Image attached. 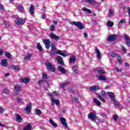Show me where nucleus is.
I'll return each instance as SVG.
<instances>
[{
  "label": "nucleus",
  "instance_id": "26",
  "mask_svg": "<svg viewBox=\"0 0 130 130\" xmlns=\"http://www.w3.org/2000/svg\"><path fill=\"white\" fill-rule=\"evenodd\" d=\"M49 122L53 127H57V124H56L55 122H54V121L52 120V119H49Z\"/></svg>",
  "mask_w": 130,
  "mask_h": 130
},
{
  "label": "nucleus",
  "instance_id": "31",
  "mask_svg": "<svg viewBox=\"0 0 130 130\" xmlns=\"http://www.w3.org/2000/svg\"><path fill=\"white\" fill-rule=\"evenodd\" d=\"M93 102L97 105V106H100V105H101V102L98 101V99H94Z\"/></svg>",
  "mask_w": 130,
  "mask_h": 130
},
{
  "label": "nucleus",
  "instance_id": "25",
  "mask_svg": "<svg viewBox=\"0 0 130 130\" xmlns=\"http://www.w3.org/2000/svg\"><path fill=\"white\" fill-rule=\"evenodd\" d=\"M76 56L72 55L70 58V61L71 63H75L76 62Z\"/></svg>",
  "mask_w": 130,
  "mask_h": 130
},
{
  "label": "nucleus",
  "instance_id": "5",
  "mask_svg": "<svg viewBox=\"0 0 130 130\" xmlns=\"http://www.w3.org/2000/svg\"><path fill=\"white\" fill-rule=\"evenodd\" d=\"M43 42L45 45L46 48H47V49H49V48H50V40L44 39L43 40Z\"/></svg>",
  "mask_w": 130,
  "mask_h": 130
},
{
  "label": "nucleus",
  "instance_id": "11",
  "mask_svg": "<svg viewBox=\"0 0 130 130\" xmlns=\"http://www.w3.org/2000/svg\"><path fill=\"white\" fill-rule=\"evenodd\" d=\"M38 84L40 86H42V87H45L46 85H48V82L45 80H40L38 82Z\"/></svg>",
  "mask_w": 130,
  "mask_h": 130
},
{
  "label": "nucleus",
  "instance_id": "54",
  "mask_svg": "<svg viewBox=\"0 0 130 130\" xmlns=\"http://www.w3.org/2000/svg\"><path fill=\"white\" fill-rule=\"evenodd\" d=\"M111 56H112V57H115L116 56H117V54L113 52L111 54Z\"/></svg>",
  "mask_w": 130,
  "mask_h": 130
},
{
  "label": "nucleus",
  "instance_id": "15",
  "mask_svg": "<svg viewBox=\"0 0 130 130\" xmlns=\"http://www.w3.org/2000/svg\"><path fill=\"white\" fill-rule=\"evenodd\" d=\"M16 7L19 12H20V13L24 12V7H23V6H22V5L17 4Z\"/></svg>",
  "mask_w": 130,
  "mask_h": 130
},
{
  "label": "nucleus",
  "instance_id": "32",
  "mask_svg": "<svg viewBox=\"0 0 130 130\" xmlns=\"http://www.w3.org/2000/svg\"><path fill=\"white\" fill-rule=\"evenodd\" d=\"M31 57H32V54H27V55L24 57V59H25V60H30Z\"/></svg>",
  "mask_w": 130,
  "mask_h": 130
},
{
  "label": "nucleus",
  "instance_id": "2",
  "mask_svg": "<svg viewBox=\"0 0 130 130\" xmlns=\"http://www.w3.org/2000/svg\"><path fill=\"white\" fill-rule=\"evenodd\" d=\"M69 23L71 24V25H74V26H76V27H77L79 30H83V29H84V25H83V23H82V22L80 21H70Z\"/></svg>",
  "mask_w": 130,
  "mask_h": 130
},
{
  "label": "nucleus",
  "instance_id": "9",
  "mask_svg": "<svg viewBox=\"0 0 130 130\" xmlns=\"http://www.w3.org/2000/svg\"><path fill=\"white\" fill-rule=\"evenodd\" d=\"M15 22L17 25H23L25 23V20L21 18H17L15 20Z\"/></svg>",
  "mask_w": 130,
  "mask_h": 130
},
{
  "label": "nucleus",
  "instance_id": "37",
  "mask_svg": "<svg viewBox=\"0 0 130 130\" xmlns=\"http://www.w3.org/2000/svg\"><path fill=\"white\" fill-rule=\"evenodd\" d=\"M82 10L84 11V12H87V13H88V14H91V13H92V11H91V10L90 9H88L86 7H84L83 9H82Z\"/></svg>",
  "mask_w": 130,
  "mask_h": 130
},
{
  "label": "nucleus",
  "instance_id": "50",
  "mask_svg": "<svg viewBox=\"0 0 130 130\" xmlns=\"http://www.w3.org/2000/svg\"><path fill=\"white\" fill-rule=\"evenodd\" d=\"M101 94L102 96H103V97H106V92H105V91L102 90L101 92Z\"/></svg>",
  "mask_w": 130,
  "mask_h": 130
},
{
  "label": "nucleus",
  "instance_id": "38",
  "mask_svg": "<svg viewBox=\"0 0 130 130\" xmlns=\"http://www.w3.org/2000/svg\"><path fill=\"white\" fill-rule=\"evenodd\" d=\"M37 47L40 52H42V50H43L42 47H41V45L40 44V43H38Z\"/></svg>",
  "mask_w": 130,
  "mask_h": 130
},
{
  "label": "nucleus",
  "instance_id": "35",
  "mask_svg": "<svg viewBox=\"0 0 130 130\" xmlns=\"http://www.w3.org/2000/svg\"><path fill=\"white\" fill-rule=\"evenodd\" d=\"M68 85H70V82H64V83H61L60 84V87H61V88H64V87H67Z\"/></svg>",
  "mask_w": 130,
  "mask_h": 130
},
{
  "label": "nucleus",
  "instance_id": "4",
  "mask_svg": "<svg viewBox=\"0 0 130 130\" xmlns=\"http://www.w3.org/2000/svg\"><path fill=\"white\" fill-rule=\"evenodd\" d=\"M56 59L59 64H61V66H63L64 67V62H63V59L60 56H58L56 57Z\"/></svg>",
  "mask_w": 130,
  "mask_h": 130
},
{
  "label": "nucleus",
  "instance_id": "24",
  "mask_svg": "<svg viewBox=\"0 0 130 130\" xmlns=\"http://www.w3.org/2000/svg\"><path fill=\"white\" fill-rule=\"evenodd\" d=\"M14 90L16 92H20V91H22V87L19 85H16L14 86Z\"/></svg>",
  "mask_w": 130,
  "mask_h": 130
},
{
  "label": "nucleus",
  "instance_id": "28",
  "mask_svg": "<svg viewBox=\"0 0 130 130\" xmlns=\"http://www.w3.org/2000/svg\"><path fill=\"white\" fill-rule=\"evenodd\" d=\"M11 69H12V70H15V71H20V70H21V68L17 65H12L11 66Z\"/></svg>",
  "mask_w": 130,
  "mask_h": 130
},
{
  "label": "nucleus",
  "instance_id": "8",
  "mask_svg": "<svg viewBox=\"0 0 130 130\" xmlns=\"http://www.w3.org/2000/svg\"><path fill=\"white\" fill-rule=\"evenodd\" d=\"M60 120L62 125H63L66 128H68V123H67V120L66 118L61 117L60 118Z\"/></svg>",
  "mask_w": 130,
  "mask_h": 130
},
{
  "label": "nucleus",
  "instance_id": "23",
  "mask_svg": "<svg viewBox=\"0 0 130 130\" xmlns=\"http://www.w3.org/2000/svg\"><path fill=\"white\" fill-rule=\"evenodd\" d=\"M96 77L100 80V81H106L105 76H102V75H96Z\"/></svg>",
  "mask_w": 130,
  "mask_h": 130
},
{
  "label": "nucleus",
  "instance_id": "21",
  "mask_svg": "<svg viewBox=\"0 0 130 130\" xmlns=\"http://www.w3.org/2000/svg\"><path fill=\"white\" fill-rule=\"evenodd\" d=\"M55 52L57 54L62 55V56H64V57L68 56V54L64 53L63 52H62V51H61V50L56 51Z\"/></svg>",
  "mask_w": 130,
  "mask_h": 130
},
{
  "label": "nucleus",
  "instance_id": "33",
  "mask_svg": "<svg viewBox=\"0 0 130 130\" xmlns=\"http://www.w3.org/2000/svg\"><path fill=\"white\" fill-rule=\"evenodd\" d=\"M114 25V23H113V22L110 20H109L107 22V26H108V27H112Z\"/></svg>",
  "mask_w": 130,
  "mask_h": 130
},
{
  "label": "nucleus",
  "instance_id": "29",
  "mask_svg": "<svg viewBox=\"0 0 130 130\" xmlns=\"http://www.w3.org/2000/svg\"><path fill=\"white\" fill-rule=\"evenodd\" d=\"M125 22H126V20H125V19H123V18L121 19L118 23V27L120 28V26H121V24H124Z\"/></svg>",
  "mask_w": 130,
  "mask_h": 130
},
{
  "label": "nucleus",
  "instance_id": "13",
  "mask_svg": "<svg viewBox=\"0 0 130 130\" xmlns=\"http://www.w3.org/2000/svg\"><path fill=\"white\" fill-rule=\"evenodd\" d=\"M51 100L52 105H54V104H56V105H59V100H56L54 99V98H52Z\"/></svg>",
  "mask_w": 130,
  "mask_h": 130
},
{
  "label": "nucleus",
  "instance_id": "16",
  "mask_svg": "<svg viewBox=\"0 0 130 130\" xmlns=\"http://www.w3.org/2000/svg\"><path fill=\"white\" fill-rule=\"evenodd\" d=\"M95 53H96V57L98 59H100L101 58V52L98 48H95Z\"/></svg>",
  "mask_w": 130,
  "mask_h": 130
},
{
  "label": "nucleus",
  "instance_id": "44",
  "mask_svg": "<svg viewBox=\"0 0 130 130\" xmlns=\"http://www.w3.org/2000/svg\"><path fill=\"white\" fill-rule=\"evenodd\" d=\"M113 101L114 102V104L115 105V106L117 107H120V104L118 102L115 101V100Z\"/></svg>",
  "mask_w": 130,
  "mask_h": 130
},
{
  "label": "nucleus",
  "instance_id": "48",
  "mask_svg": "<svg viewBox=\"0 0 130 130\" xmlns=\"http://www.w3.org/2000/svg\"><path fill=\"white\" fill-rule=\"evenodd\" d=\"M127 12H128V16H129V21H128V24H129L130 25V8L129 7H128L127 8Z\"/></svg>",
  "mask_w": 130,
  "mask_h": 130
},
{
  "label": "nucleus",
  "instance_id": "52",
  "mask_svg": "<svg viewBox=\"0 0 130 130\" xmlns=\"http://www.w3.org/2000/svg\"><path fill=\"white\" fill-rule=\"evenodd\" d=\"M122 47V51H123V53H126V49L123 47V46H121Z\"/></svg>",
  "mask_w": 130,
  "mask_h": 130
},
{
  "label": "nucleus",
  "instance_id": "53",
  "mask_svg": "<svg viewBox=\"0 0 130 130\" xmlns=\"http://www.w3.org/2000/svg\"><path fill=\"white\" fill-rule=\"evenodd\" d=\"M115 69L116 70V71L118 72V73H121L122 69H120L117 67H115Z\"/></svg>",
  "mask_w": 130,
  "mask_h": 130
},
{
  "label": "nucleus",
  "instance_id": "1",
  "mask_svg": "<svg viewBox=\"0 0 130 130\" xmlns=\"http://www.w3.org/2000/svg\"><path fill=\"white\" fill-rule=\"evenodd\" d=\"M45 66L47 69L49 71V72H52V73H54L56 71V69L54 66H53L50 62H46L45 63Z\"/></svg>",
  "mask_w": 130,
  "mask_h": 130
},
{
  "label": "nucleus",
  "instance_id": "62",
  "mask_svg": "<svg viewBox=\"0 0 130 130\" xmlns=\"http://www.w3.org/2000/svg\"><path fill=\"white\" fill-rule=\"evenodd\" d=\"M3 53H4V51H3V50H0V55H3Z\"/></svg>",
  "mask_w": 130,
  "mask_h": 130
},
{
  "label": "nucleus",
  "instance_id": "60",
  "mask_svg": "<svg viewBox=\"0 0 130 130\" xmlns=\"http://www.w3.org/2000/svg\"><path fill=\"white\" fill-rule=\"evenodd\" d=\"M4 108L0 107V113H4Z\"/></svg>",
  "mask_w": 130,
  "mask_h": 130
},
{
  "label": "nucleus",
  "instance_id": "59",
  "mask_svg": "<svg viewBox=\"0 0 130 130\" xmlns=\"http://www.w3.org/2000/svg\"><path fill=\"white\" fill-rule=\"evenodd\" d=\"M113 118L114 119V120H117L118 117L117 115H114L113 116Z\"/></svg>",
  "mask_w": 130,
  "mask_h": 130
},
{
  "label": "nucleus",
  "instance_id": "14",
  "mask_svg": "<svg viewBox=\"0 0 130 130\" xmlns=\"http://www.w3.org/2000/svg\"><path fill=\"white\" fill-rule=\"evenodd\" d=\"M108 95L110 98L111 100H112V101H114V100H115V96L113 92H108Z\"/></svg>",
  "mask_w": 130,
  "mask_h": 130
},
{
  "label": "nucleus",
  "instance_id": "30",
  "mask_svg": "<svg viewBox=\"0 0 130 130\" xmlns=\"http://www.w3.org/2000/svg\"><path fill=\"white\" fill-rule=\"evenodd\" d=\"M16 121H17V122H21L22 121V117H21V116L19 114H17L16 115Z\"/></svg>",
  "mask_w": 130,
  "mask_h": 130
},
{
  "label": "nucleus",
  "instance_id": "51",
  "mask_svg": "<svg viewBox=\"0 0 130 130\" xmlns=\"http://www.w3.org/2000/svg\"><path fill=\"white\" fill-rule=\"evenodd\" d=\"M77 69H78V67L74 66L72 67V70L73 72H77Z\"/></svg>",
  "mask_w": 130,
  "mask_h": 130
},
{
  "label": "nucleus",
  "instance_id": "34",
  "mask_svg": "<svg viewBox=\"0 0 130 130\" xmlns=\"http://www.w3.org/2000/svg\"><path fill=\"white\" fill-rule=\"evenodd\" d=\"M31 129H32V125H31V124H28L23 128V130H31Z\"/></svg>",
  "mask_w": 130,
  "mask_h": 130
},
{
  "label": "nucleus",
  "instance_id": "57",
  "mask_svg": "<svg viewBox=\"0 0 130 130\" xmlns=\"http://www.w3.org/2000/svg\"><path fill=\"white\" fill-rule=\"evenodd\" d=\"M56 47L55 46H54V45H51V51H52V50H55L56 49Z\"/></svg>",
  "mask_w": 130,
  "mask_h": 130
},
{
  "label": "nucleus",
  "instance_id": "56",
  "mask_svg": "<svg viewBox=\"0 0 130 130\" xmlns=\"http://www.w3.org/2000/svg\"><path fill=\"white\" fill-rule=\"evenodd\" d=\"M73 101H75V102H77V103H79V99L76 98H73Z\"/></svg>",
  "mask_w": 130,
  "mask_h": 130
},
{
  "label": "nucleus",
  "instance_id": "22",
  "mask_svg": "<svg viewBox=\"0 0 130 130\" xmlns=\"http://www.w3.org/2000/svg\"><path fill=\"white\" fill-rule=\"evenodd\" d=\"M48 95V96H50V97H51L52 98H53V97L58 96V93H56V92L55 91H54L52 93H50Z\"/></svg>",
  "mask_w": 130,
  "mask_h": 130
},
{
  "label": "nucleus",
  "instance_id": "64",
  "mask_svg": "<svg viewBox=\"0 0 130 130\" xmlns=\"http://www.w3.org/2000/svg\"><path fill=\"white\" fill-rule=\"evenodd\" d=\"M125 67H129V64L127 63V62L125 63Z\"/></svg>",
  "mask_w": 130,
  "mask_h": 130
},
{
  "label": "nucleus",
  "instance_id": "49",
  "mask_svg": "<svg viewBox=\"0 0 130 130\" xmlns=\"http://www.w3.org/2000/svg\"><path fill=\"white\" fill-rule=\"evenodd\" d=\"M48 77H47V74L46 73H43V79L44 80H47V79L48 78Z\"/></svg>",
  "mask_w": 130,
  "mask_h": 130
},
{
  "label": "nucleus",
  "instance_id": "43",
  "mask_svg": "<svg viewBox=\"0 0 130 130\" xmlns=\"http://www.w3.org/2000/svg\"><path fill=\"white\" fill-rule=\"evenodd\" d=\"M96 119H97L99 122H101V123H103V122L105 121V120L104 119H102L99 117H96Z\"/></svg>",
  "mask_w": 130,
  "mask_h": 130
},
{
  "label": "nucleus",
  "instance_id": "39",
  "mask_svg": "<svg viewBox=\"0 0 130 130\" xmlns=\"http://www.w3.org/2000/svg\"><path fill=\"white\" fill-rule=\"evenodd\" d=\"M29 13L31 15H33L34 14V7L33 6H31L29 9Z\"/></svg>",
  "mask_w": 130,
  "mask_h": 130
},
{
  "label": "nucleus",
  "instance_id": "40",
  "mask_svg": "<svg viewBox=\"0 0 130 130\" xmlns=\"http://www.w3.org/2000/svg\"><path fill=\"white\" fill-rule=\"evenodd\" d=\"M85 2L86 3H88V4H91L92 5H94L96 3L95 0H85Z\"/></svg>",
  "mask_w": 130,
  "mask_h": 130
},
{
  "label": "nucleus",
  "instance_id": "47",
  "mask_svg": "<svg viewBox=\"0 0 130 130\" xmlns=\"http://www.w3.org/2000/svg\"><path fill=\"white\" fill-rule=\"evenodd\" d=\"M36 113H37V115H41V114H42V112L41 111V110H40L39 109H37Z\"/></svg>",
  "mask_w": 130,
  "mask_h": 130
},
{
  "label": "nucleus",
  "instance_id": "45",
  "mask_svg": "<svg viewBox=\"0 0 130 130\" xmlns=\"http://www.w3.org/2000/svg\"><path fill=\"white\" fill-rule=\"evenodd\" d=\"M98 98H99L100 100L102 101V102H104V103H105V100H104L101 95H98Z\"/></svg>",
  "mask_w": 130,
  "mask_h": 130
},
{
  "label": "nucleus",
  "instance_id": "12",
  "mask_svg": "<svg viewBox=\"0 0 130 130\" xmlns=\"http://www.w3.org/2000/svg\"><path fill=\"white\" fill-rule=\"evenodd\" d=\"M31 108H32V104H31V103H29L26 106V107L25 108V111H26V112L30 113H31Z\"/></svg>",
  "mask_w": 130,
  "mask_h": 130
},
{
  "label": "nucleus",
  "instance_id": "10",
  "mask_svg": "<svg viewBox=\"0 0 130 130\" xmlns=\"http://www.w3.org/2000/svg\"><path fill=\"white\" fill-rule=\"evenodd\" d=\"M1 66L2 67H5L7 68L8 67V60L6 59H3L1 60V62L0 63Z\"/></svg>",
  "mask_w": 130,
  "mask_h": 130
},
{
  "label": "nucleus",
  "instance_id": "42",
  "mask_svg": "<svg viewBox=\"0 0 130 130\" xmlns=\"http://www.w3.org/2000/svg\"><path fill=\"white\" fill-rule=\"evenodd\" d=\"M117 61L119 63V64H121L122 63V60H121V57L120 56H118L117 57Z\"/></svg>",
  "mask_w": 130,
  "mask_h": 130
},
{
  "label": "nucleus",
  "instance_id": "20",
  "mask_svg": "<svg viewBox=\"0 0 130 130\" xmlns=\"http://www.w3.org/2000/svg\"><path fill=\"white\" fill-rule=\"evenodd\" d=\"M114 12V10L112 8H110L109 9L108 16L109 18H111V17H112L113 15H114V14L113 13Z\"/></svg>",
  "mask_w": 130,
  "mask_h": 130
},
{
  "label": "nucleus",
  "instance_id": "58",
  "mask_svg": "<svg viewBox=\"0 0 130 130\" xmlns=\"http://www.w3.org/2000/svg\"><path fill=\"white\" fill-rule=\"evenodd\" d=\"M17 100H18L19 103H23V100H22L21 99L18 98Z\"/></svg>",
  "mask_w": 130,
  "mask_h": 130
},
{
  "label": "nucleus",
  "instance_id": "27",
  "mask_svg": "<svg viewBox=\"0 0 130 130\" xmlns=\"http://www.w3.org/2000/svg\"><path fill=\"white\" fill-rule=\"evenodd\" d=\"M21 82L22 83H25V84H27L29 82H30V79L28 78H22L21 79Z\"/></svg>",
  "mask_w": 130,
  "mask_h": 130
},
{
  "label": "nucleus",
  "instance_id": "18",
  "mask_svg": "<svg viewBox=\"0 0 130 130\" xmlns=\"http://www.w3.org/2000/svg\"><path fill=\"white\" fill-rule=\"evenodd\" d=\"M58 70L62 74H66V73H67V71L66 70V69H64V68H63V67H62L60 66H58Z\"/></svg>",
  "mask_w": 130,
  "mask_h": 130
},
{
  "label": "nucleus",
  "instance_id": "19",
  "mask_svg": "<svg viewBox=\"0 0 130 130\" xmlns=\"http://www.w3.org/2000/svg\"><path fill=\"white\" fill-rule=\"evenodd\" d=\"M98 89H99V86L97 85H93L89 88V90L92 92H95V91H96Z\"/></svg>",
  "mask_w": 130,
  "mask_h": 130
},
{
  "label": "nucleus",
  "instance_id": "36",
  "mask_svg": "<svg viewBox=\"0 0 130 130\" xmlns=\"http://www.w3.org/2000/svg\"><path fill=\"white\" fill-rule=\"evenodd\" d=\"M96 71H98V74H100V75H103V74L105 73V70H99L98 68H96Z\"/></svg>",
  "mask_w": 130,
  "mask_h": 130
},
{
  "label": "nucleus",
  "instance_id": "41",
  "mask_svg": "<svg viewBox=\"0 0 130 130\" xmlns=\"http://www.w3.org/2000/svg\"><path fill=\"white\" fill-rule=\"evenodd\" d=\"M5 56H6V57H8V58H12V54H11V53L6 52H5Z\"/></svg>",
  "mask_w": 130,
  "mask_h": 130
},
{
  "label": "nucleus",
  "instance_id": "7",
  "mask_svg": "<svg viewBox=\"0 0 130 130\" xmlns=\"http://www.w3.org/2000/svg\"><path fill=\"white\" fill-rule=\"evenodd\" d=\"M124 39H125V42H126V45H127V46L130 47L129 37L126 34H124Z\"/></svg>",
  "mask_w": 130,
  "mask_h": 130
},
{
  "label": "nucleus",
  "instance_id": "63",
  "mask_svg": "<svg viewBox=\"0 0 130 130\" xmlns=\"http://www.w3.org/2000/svg\"><path fill=\"white\" fill-rule=\"evenodd\" d=\"M84 37H85V38H87L88 37V34L84 33Z\"/></svg>",
  "mask_w": 130,
  "mask_h": 130
},
{
  "label": "nucleus",
  "instance_id": "3",
  "mask_svg": "<svg viewBox=\"0 0 130 130\" xmlns=\"http://www.w3.org/2000/svg\"><path fill=\"white\" fill-rule=\"evenodd\" d=\"M88 117L89 119H91L92 121H94V122H96V119L97 118V116L96 115V113H90L88 115Z\"/></svg>",
  "mask_w": 130,
  "mask_h": 130
},
{
  "label": "nucleus",
  "instance_id": "17",
  "mask_svg": "<svg viewBox=\"0 0 130 130\" xmlns=\"http://www.w3.org/2000/svg\"><path fill=\"white\" fill-rule=\"evenodd\" d=\"M50 37L52 39H54V40H58L59 39V37L56 36V35L54 33H51L50 34Z\"/></svg>",
  "mask_w": 130,
  "mask_h": 130
},
{
  "label": "nucleus",
  "instance_id": "61",
  "mask_svg": "<svg viewBox=\"0 0 130 130\" xmlns=\"http://www.w3.org/2000/svg\"><path fill=\"white\" fill-rule=\"evenodd\" d=\"M0 10L1 11H4V5H0Z\"/></svg>",
  "mask_w": 130,
  "mask_h": 130
},
{
  "label": "nucleus",
  "instance_id": "55",
  "mask_svg": "<svg viewBox=\"0 0 130 130\" xmlns=\"http://www.w3.org/2000/svg\"><path fill=\"white\" fill-rule=\"evenodd\" d=\"M55 28V27H54V25H51L50 31H54Z\"/></svg>",
  "mask_w": 130,
  "mask_h": 130
},
{
  "label": "nucleus",
  "instance_id": "46",
  "mask_svg": "<svg viewBox=\"0 0 130 130\" xmlns=\"http://www.w3.org/2000/svg\"><path fill=\"white\" fill-rule=\"evenodd\" d=\"M3 93H4V94H9V93H10V89L8 88L4 89L3 90Z\"/></svg>",
  "mask_w": 130,
  "mask_h": 130
},
{
  "label": "nucleus",
  "instance_id": "6",
  "mask_svg": "<svg viewBox=\"0 0 130 130\" xmlns=\"http://www.w3.org/2000/svg\"><path fill=\"white\" fill-rule=\"evenodd\" d=\"M115 40H116V35H111L107 39L109 42H113Z\"/></svg>",
  "mask_w": 130,
  "mask_h": 130
}]
</instances>
